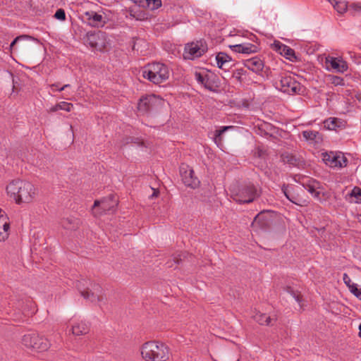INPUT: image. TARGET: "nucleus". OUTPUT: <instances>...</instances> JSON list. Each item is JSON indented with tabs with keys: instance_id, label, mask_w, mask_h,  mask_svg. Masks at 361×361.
I'll use <instances>...</instances> for the list:
<instances>
[{
	"instance_id": "f257e3e1",
	"label": "nucleus",
	"mask_w": 361,
	"mask_h": 361,
	"mask_svg": "<svg viewBox=\"0 0 361 361\" xmlns=\"http://www.w3.org/2000/svg\"><path fill=\"white\" fill-rule=\"evenodd\" d=\"M6 192L17 204L32 202L37 194V188L31 182L21 179L9 182L6 187Z\"/></svg>"
},
{
	"instance_id": "f03ea898",
	"label": "nucleus",
	"mask_w": 361,
	"mask_h": 361,
	"mask_svg": "<svg viewBox=\"0 0 361 361\" xmlns=\"http://www.w3.org/2000/svg\"><path fill=\"white\" fill-rule=\"evenodd\" d=\"M140 350L145 361H168L171 356L169 348L160 341L145 342L142 345Z\"/></svg>"
},
{
	"instance_id": "7ed1b4c3",
	"label": "nucleus",
	"mask_w": 361,
	"mask_h": 361,
	"mask_svg": "<svg viewBox=\"0 0 361 361\" xmlns=\"http://www.w3.org/2000/svg\"><path fill=\"white\" fill-rule=\"evenodd\" d=\"M171 71L167 65L160 62L147 64L142 69V75L155 85L166 82L170 76Z\"/></svg>"
},
{
	"instance_id": "20e7f679",
	"label": "nucleus",
	"mask_w": 361,
	"mask_h": 361,
	"mask_svg": "<svg viewBox=\"0 0 361 361\" xmlns=\"http://www.w3.org/2000/svg\"><path fill=\"white\" fill-rule=\"evenodd\" d=\"M164 104V99L158 95L145 94L139 99L137 109L142 115L149 114L160 111Z\"/></svg>"
},
{
	"instance_id": "39448f33",
	"label": "nucleus",
	"mask_w": 361,
	"mask_h": 361,
	"mask_svg": "<svg viewBox=\"0 0 361 361\" xmlns=\"http://www.w3.org/2000/svg\"><path fill=\"white\" fill-rule=\"evenodd\" d=\"M275 87L288 94H299L302 89L300 82L288 73H281L275 81Z\"/></svg>"
},
{
	"instance_id": "423d86ee",
	"label": "nucleus",
	"mask_w": 361,
	"mask_h": 361,
	"mask_svg": "<svg viewBox=\"0 0 361 361\" xmlns=\"http://www.w3.org/2000/svg\"><path fill=\"white\" fill-rule=\"evenodd\" d=\"M195 79L197 83L205 89L216 92L219 87V80L216 75L207 69H202L195 72Z\"/></svg>"
},
{
	"instance_id": "0eeeda50",
	"label": "nucleus",
	"mask_w": 361,
	"mask_h": 361,
	"mask_svg": "<svg viewBox=\"0 0 361 361\" xmlns=\"http://www.w3.org/2000/svg\"><path fill=\"white\" fill-rule=\"evenodd\" d=\"M22 343L27 348L39 352L46 351L50 346L49 341L37 333L25 334L23 337Z\"/></svg>"
},
{
	"instance_id": "6e6552de",
	"label": "nucleus",
	"mask_w": 361,
	"mask_h": 361,
	"mask_svg": "<svg viewBox=\"0 0 361 361\" xmlns=\"http://www.w3.org/2000/svg\"><path fill=\"white\" fill-rule=\"evenodd\" d=\"M302 187L307 190L311 195L319 202L326 200V192L322 184L318 180L307 178L302 180Z\"/></svg>"
},
{
	"instance_id": "1a4fd4ad",
	"label": "nucleus",
	"mask_w": 361,
	"mask_h": 361,
	"mask_svg": "<svg viewBox=\"0 0 361 361\" xmlns=\"http://www.w3.org/2000/svg\"><path fill=\"white\" fill-rule=\"evenodd\" d=\"M256 188L252 185L242 186L233 192V198L240 204L250 203L257 197Z\"/></svg>"
},
{
	"instance_id": "9d476101",
	"label": "nucleus",
	"mask_w": 361,
	"mask_h": 361,
	"mask_svg": "<svg viewBox=\"0 0 361 361\" xmlns=\"http://www.w3.org/2000/svg\"><path fill=\"white\" fill-rule=\"evenodd\" d=\"M88 25L92 27L103 28L109 22V15L104 11H87L84 13Z\"/></svg>"
},
{
	"instance_id": "9b49d317",
	"label": "nucleus",
	"mask_w": 361,
	"mask_h": 361,
	"mask_svg": "<svg viewBox=\"0 0 361 361\" xmlns=\"http://www.w3.org/2000/svg\"><path fill=\"white\" fill-rule=\"evenodd\" d=\"M322 157L324 164L331 168H342L348 162L346 157L340 152H324Z\"/></svg>"
},
{
	"instance_id": "f8f14e48",
	"label": "nucleus",
	"mask_w": 361,
	"mask_h": 361,
	"mask_svg": "<svg viewBox=\"0 0 361 361\" xmlns=\"http://www.w3.org/2000/svg\"><path fill=\"white\" fill-rule=\"evenodd\" d=\"M207 46L202 41L188 43L184 48L185 59L194 60L202 56L207 51Z\"/></svg>"
},
{
	"instance_id": "ddd939ff",
	"label": "nucleus",
	"mask_w": 361,
	"mask_h": 361,
	"mask_svg": "<svg viewBox=\"0 0 361 361\" xmlns=\"http://www.w3.org/2000/svg\"><path fill=\"white\" fill-rule=\"evenodd\" d=\"M117 206V200L111 195L101 200H95L93 205V212L95 215H102L106 212H113Z\"/></svg>"
},
{
	"instance_id": "4468645a",
	"label": "nucleus",
	"mask_w": 361,
	"mask_h": 361,
	"mask_svg": "<svg viewBox=\"0 0 361 361\" xmlns=\"http://www.w3.org/2000/svg\"><path fill=\"white\" fill-rule=\"evenodd\" d=\"M182 180L185 186L195 189L199 187L200 181L195 176L194 171L188 165L183 164L180 167Z\"/></svg>"
},
{
	"instance_id": "2eb2a0df",
	"label": "nucleus",
	"mask_w": 361,
	"mask_h": 361,
	"mask_svg": "<svg viewBox=\"0 0 361 361\" xmlns=\"http://www.w3.org/2000/svg\"><path fill=\"white\" fill-rule=\"evenodd\" d=\"M325 68L329 71L343 73L348 69V65L342 57L327 56L325 58Z\"/></svg>"
},
{
	"instance_id": "dca6fc26",
	"label": "nucleus",
	"mask_w": 361,
	"mask_h": 361,
	"mask_svg": "<svg viewBox=\"0 0 361 361\" xmlns=\"http://www.w3.org/2000/svg\"><path fill=\"white\" fill-rule=\"evenodd\" d=\"M80 293L86 300L96 302L102 298V288L99 284H91V288L86 291L80 290Z\"/></svg>"
},
{
	"instance_id": "f3484780",
	"label": "nucleus",
	"mask_w": 361,
	"mask_h": 361,
	"mask_svg": "<svg viewBox=\"0 0 361 361\" xmlns=\"http://www.w3.org/2000/svg\"><path fill=\"white\" fill-rule=\"evenodd\" d=\"M71 322V331L73 335L81 336L89 332L90 326L85 320L73 317Z\"/></svg>"
},
{
	"instance_id": "a211bd4d",
	"label": "nucleus",
	"mask_w": 361,
	"mask_h": 361,
	"mask_svg": "<svg viewBox=\"0 0 361 361\" xmlns=\"http://www.w3.org/2000/svg\"><path fill=\"white\" fill-rule=\"evenodd\" d=\"M215 61L217 67L225 72L228 71L233 65L232 58L225 52L217 53L215 56Z\"/></svg>"
},
{
	"instance_id": "6ab92c4d",
	"label": "nucleus",
	"mask_w": 361,
	"mask_h": 361,
	"mask_svg": "<svg viewBox=\"0 0 361 361\" xmlns=\"http://www.w3.org/2000/svg\"><path fill=\"white\" fill-rule=\"evenodd\" d=\"M243 63L245 68L255 73H259L262 71L264 66V61L257 56L246 59Z\"/></svg>"
},
{
	"instance_id": "aec40b11",
	"label": "nucleus",
	"mask_w": 361,
	"mask_h": 361,
	"mask_svg": "<svg viewBox=\"0 0 361 361\" xmlns=\"http://www.w3.org/2000/svg\"><path fill=\"white\" fill-rule=\"evenodd\" d=\"M231 50L236 53L250 54L257 52V46L251 43H241L234 45H231Z\"/></svg>"
},
{
	"instance_id": "412c9836",
	"label": "nucleus",
	"mask_w": 361,
	"mask_h": 361,
	"mask_svg": "<svg viewBox=\"0 0 361 361\" xmlns=\"http://www.w3.org/2000/svg\"><path fill=\"white\" fill-rule=\"evenodd\" d=\"M304 139L310 144H319L322 142V134L317 130H307L302 133Z\"/></svg>"
},
{
	"instance_id": "4be33fe9",
	"label": "nucleus",
	"mask_w": 361,
	"mask_h": 361,
	"mask_svg": "<svg viewBox=\"0 0 361 361\" xmlns=\"http://www.w3.org/2000/svg\"><path fill=\"white\" fill-rule=\"evenodd\" d=\"M324 126L329 130H336L338 128H344L345 122L341 118L330 117L324 121Z\"/></svg>"
},
{
	"instance_id": "5701e85b",
	"label": "nucleus",
	"mask_w": 361,
	"mask_h": 361,
	"mask_svg": "<svg viewBox=\"0 0 361 361\" xmlns=\"http://www.w3.org/2000/svg\"><path fill=\"white\" fill-rule=\"evenodd\" d=\"M334 7V8L340 14H343L349 10V6L345 1L327 0Z\"/></svg>"
},
{
	"instance_id": "b1692460",
	"label": "nucleus",
	"mask_w": 361,
	"mask_h": 361,
	"mask_svg": "<svg viewBox=\"0 0 361 361\" xmlns=\"http://www.w3.org/2000/svg\"><path fill=\"white\" fill-rule=\"evenodd\" d=\"M349 200L352 202L360 203L361 202V189L358 187H355L349 194Z\"/></svg>"
},
{
	"instance_id": "393cba45",
	"label": "nucleus",
	"mask_w": 361,
	"mask_h": 361,
	"mask_svg": "<svg viewBox=\"0 0 361 361\" xmlns=\"http://www.w3.org/2000/svg\"><path fill=\"white\" fill-rule=\"evenodd\" d=\"M255 319L261 325H270L271 322V317L267 314H257Z\"/></svg>"
},
{
	"instance_id": "a878e982",
	"label": "nucleus",
	"mask_w": 361,
	"mask_h": 361,
	"mask_svg": "<svg viewBox=\"0 0 361 361\" xmlns=\"http://www.w3.org/2000/svg\"><path fill=\"white\" fill-rule=\"evenodd\" d=\"M233 126H223L220 129L216 130L214 132V142L219 146L221 142V135L228 129L233 128Z\"/></svg>"
},
{
	"instance_id": "bb28decb",
	"label": "nucleus",
	"mask_w": 361,
	"mask_h": 361,
	"mask_svg": "<svg viewBox=\"0 0 361 361\" xmlns=\"http://www.w3.org/2000/svg\"><path fill=\"white\" fill-rule=\"evenodd\" d=\"M10 222L4 226H0V242H4L9 236Z\"/></svg>"
},
{
	"instance_id": "cd10ccee",
	"label": "nucleus",
	"mask_w": 361,
	"mask_h": 361,
	"mask_svg": "<svg viewBox=\"0 0 361 361\" xmlns=\"http://www.w3.org/2000/svg\"><path fill=\"white\" fill-rule=\"evenodd\" d=\"M328 78L330 82L334 86H343L345 85L344 79L342 77L334 75H329Z\"/></svg>"
},
{
	"instance_id": "c85d7f7f",
	"label": "nucleus",
	"mask_w": 361,
	"mask_h": 361,
	"mask_svg": "<svg viewBox=\"0 0 361 361\" xmlns=\"http://www.w3.org/2000/svg\"><path fill=\"white\" fill-rule=\"evenodd\" d=\"M282 51L287 59L291 61L293 58H295L294 50L286 45H282Z\"/></svg>"
},
{
	"instance_id": "c756f323",
	"label": "nucleus",
	"mask_w": 361,
	"mask_h": 361,
	"mask_svg": "<svg viewBox=\"0 0 361 361\" xmlns=\"http://www.w3.org/2000/svg\"><path fill=\"white\" fill-rule=\"evenodd\" d=\"M147 6L151 10H155L161 6V0H144Z\"/></svg>"
},
{
	"instance_id": "7c9ffc66",
	"label": "nucleus",
	"mask_w": 361,
	"mask_h": 361,
	"mask_svg": "<svg viewBox=\"0 0 361 361\" xmlns=\"http://www.w3.org/2000/svg\"><path fill=\"white\" fill-rule=\"evenodd\" d=\"M349 11L352 14H361V2H355L349 5Z\"/></svg>"
},
{
	"instance_id": "2f4dec72",
	"label": "nucleus",
	"mask_w": 361,
	"mask_h": 361,
	"mask_svg": "<svg viewBox=\"0 0 361 361\" xmlns=\"http://www.w3.org/2000/svg\"><path fill=\"white\" fill-rule=\"evenodd\" d=\"M282 192H283L286 197L291 202L299 205L300 204L297 202L296 198H290V193L288 185H283L281 188Z\"/></svg>"
},
{
	"instance_id": "473e14b6",
	"label": "nucleus",
	"mask_w": 361,
	"mask_h": 361,
	"mask_svg": "<svg viewBox=\"0 0 361 361\" xmlns=\"http://www.w3.org/2000/svg\"><path fill=\"white\" fill-rule=\"evenodd\" d=\"M59 110L70 112L73 108V104L66 102H61L59 103Z\"/></svg>"
},
{
	"instance_id": "72a5a7b5",
	"label": "nucleus",
	"mask_w": 361,
	"mask_h": 361,
	"mask_svg": "<svg viewBox=\"0 0 361 361\" xmlns=\"http://www.w3.org/2000/svg\"><path fill=\"white\" fill-rule=\"evenodd\" d=\"M10 220L5 212L2 209L0 208V226H4V225H7V223H9Z\"/></svg>"
},
{
	"instance_id": "f704fd0d",
	"label": "nucleus",
	"mask_w": 361,
	"mask_h": 361,
	"mask_svg": "<svg viewBox=\"0 0 361 361\" xmlns=\"http://www.w3.org/2000/svg\"><path fill=\"white\" fill-rule=\"evenodd\" d=\"M348 288L350 292L357 298H359L361 295V290L357 288V285L356 283H352Z\"/></svg>"
},
{
	"instance_id": "c9c22d12",
	"label": "nucleus",
	"mask_w": 361,
	"mask_h": 361,
	"mask_svg": "<svg viewBox=\"0 0 361 361\" xmlns=\"http://www.w3.org/2000/svg\"><path fill=\"white\" fill-rule=\"evenodd\" d=\"M245 75H246V71L243 68L235 69L233 73L234 77L239 81L241 80V77Z\"/></svg>"
},
{
	"instance_id": "e433bc0d",
	"label": "nucleus",
	"mask_w": 361,
	"mask_h": 361,
	"mask_svg": "<svg viewBox=\"0 0 361 361\" xmlns=\"http://www.w3.org/2000/svg\"><path fill=\"white\" fill-rule=\"evenodd\" d=\"M54 17L58 20H64L66 19V13L64 10L62 8L58 9L54 14Z\"/></svg>"
},
{
	"instance_id": "4c0bfd02",
	"label": "nucleus",
	"mask_w": 361,
	"mask_h": 361,
	"mask_svg": "<svg viewBox=\"0 0 361 361\" xmlns=\"http://www.w3.org/2000/svg\"><path fill=\"white\" fill-rule=\"evenodd\" d=\"M70 87V85L69 84H66V85H64L63 86L61 87H59L58 85L57 84H53L51 85V90L53 91H54L55 90L54 89V87H56L58 89H56V90L59 91V92H61L63 90H64L66 88Z\"/></svg>"
},
{
	"instance_id": "58836bf2",
	"label": "nucleus",
	"mask_w": 361,
	"mask_h": 361,
	"mask_svg": "<svg viewBox=\"0 0 361 361\" xmlns=\"http://www.w3.org/2000/svg\"><path fill=\"white\" fill-rule=\"evenodd\" d=\"M70 87V85L69 84H66V85H64L63 86L61 87H59L58 85L57 84H53L51 85V90L53 91H54L55 90L54 89V87H56L58 89H56V90L59 91V92H61L63 90H64L66 88Z\"/></svg>"
},
{
	"instance_id": "ea45409f",
	"label": "nucleus",
	"mask_w": 361,
	"mask_h": 361,
	"mask_svg": "<svg viewBox=\"0 0 361 361\" xmlns=\"http://www.w3.org/2000/svg\"><path fill=\"white\" fill-rule=\"evenodd\" d=\"M343 281H344V283L347 285V286H350V284L353 283L351 279H350V277L348 276L347 274H343Z\"/></svg>"
},
{
	"instance_id": "a19ab883",
	"label": "nucleus",
	"mask_w": 361,
	"mask_h": 361,
	"mask_svg": "<svg viewBox=\"0 0 361 361\" xmlns=\"http://www.w3.org/2000/svg\"><path fill=\"white\" fill-rule=\"evenodd\" d=\"M24 37H25V35H20V36H18V37H16V38L13 40V42L11 43V44H10V47H11V49H12V48H13V47L14 46V44H15L18 41H19L20 39H23V38H24Z\"/></svg>"
},
{
	"instance_id": "79ce46f5",
	"label": "nucleus",
	"mask_w": 361,
	"mask_h": 361,
	"mask_svg": "<svg viewBox=\"0 0 361 361\" xmlns=\"http://www.w3.org/2000/svg\"><path fill=\"white\" fill-rule=\"evenodd\" d=\"M59 110V103L52 106L50 109H49V111L51 112H56L57 111Z\"/></svg>"
},
{
	"instance_id": "37998d69",
	"label": "nucleus",
	"mask_w": 361,
	"mask_h": 361,
	"mask_svg": "<svg viewBox=\"0 0 361 361\" xmlns=\"http://www.w3.org/2000/svg\"><path fill=\"white\" fill-rule=\"evenodd\" d=\"M293 295V297L295 298V300L299 303L300 305H301V299H300V297L298 295H296L295 293L292 294Z\"/></svg>"
},
{
	"instance_id": "c03bdc74",
	"label": "nucleus",
	"mask_w": 361,
	"mask_h": 361,
	"mask_svg": "<svg viewBox=\"0 0 361 361\" xmlns=\"http://www.w3.org/2000/svg\"><path fill=\"white\" fill-rule=\"evenodd\" d=\"M14 319H15V320H16V321H19V322H20V321H23V319L22 318V317H21V316H20V317H16V318H15Z\"/></svg>"
},
{
	"instance_id": "a18cd8bd",
	"label": "nucleus",
	"mask_w": 361,
	"mask_h": 361,
	"mask_svg": "<svg viewBox=\"0 0 361 361\" xmlns=\"http://www.w3.org/2000/svg\"><path fill=\"white\" fill-rule=\"evenodd\" d=\"M157 194H158V192H156V191H154V192H153V194H152V197H154V196H156V197H157Z\"/></svg>"
},
{
	"instance_id": "49530a36",
	"label": "nucleus",
	"mask_w": 361,
	"mask_h": 361,
	"mask_svg": "<svg viewBox=\"0 0 361 361\" xmlns=\"http://www.w3.org/2000/svg\"><path fill=\"white\" fill-rule=\"evenodd\" d=\"M359 330H360L359 335L361 337V324L359 326Z\"/></svg>"
},
{
	"instance_id": "de8ad7c7",
	"label": "nucleus",
	"mask_w": 361,
	"mask_h": 361,
	"mask_svg": "<svg viewBox=\"0 0 361 361\" xmlns=\"http://www.w3.org/2000/svg\"><path fill=\"white\" fill-rule=\"evenodd\" d=\"M90 44L93 47H97L96 44H94L92 42H90Z\"/></svg>"
},
{
	"instance_id": "09e8293b",
	"label": "nucleus",
	"mask_w": 361,
	"mask_h": 361,
	"mask_svg": "<svg viewBox=\"0 0 361 361\" xmlns=\"http://www.w3.org/2000/svg\"><path fill=\"white\" fill-rule=\"evenodd\" d=\"M359 221L361 222V214L359 216Z\"/></svg>"
},
{
	"instance_id": "8fccbe9b",
	"label": "nucleus",
	"mask_w": 361,
	"mask_h": 361,
	"mask_svg": "<svg viewBox=\"0 0 361 361\" xmlns=\"http://www.w3.org/2000/svg\"><path fill=\"white\" fill-rule=\"evenodd\" d=\"M290 198H295V197L290 195Z\"/></svg>"
},
{
	"instance_id": "3c124183",
	"label": "nucleus",
	"mask_w": 361,
	"mask_h": 361,
	"mask_svg": "<svg viewBox=\"0 0 361 361\" xmlns=\"http://www.w3.org/2000/svg\"><path fill=\"white\" fill-rule=\"evenodd\" d=\"M257 217H258V216H257L255 218V221H256V220H257Z\"/></svg>"
},
{
	"instance_id": "603ef678",
	"label": "nucleus",
	"mask_w": 361,
	"mask_h": 361,
	"mask_svg": "<svg viewBox=\"0 0 361 361\" xmlns=\"http://www.w3.org/2000/svg\"><path fill=\"white\" fill-rule=\"evenodd\" d=\"M214 361H217V360H214ZM235 361H239V359H237Z\"/></svg>"
}]
</instances>
